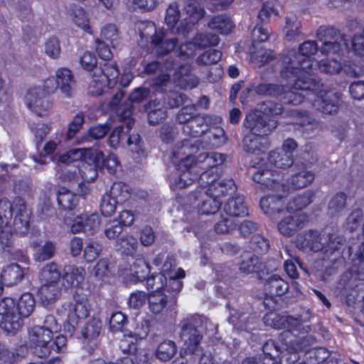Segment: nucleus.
I'll return each instance as SVG.
<instances>
[{
	"label": "nucleus",
	"mask_w": 364,
	"mask_h": 364,
	"mask_svg": "<svg viewBox=\"0 0 364 364\" xmlns=\"http://www.w3.org/2000/svg\"><path fill=\"white\" fill-rule=\"evenodd\" d=\"M252 180L260 184L264 191H272L274 195L262 197L259 205L262 211L272 220L285 212L286 206L284 198L289 193V187L284 183L281 172L259 168L252 174Z\"/></svg>",
	"instance_id": "obj_1"
},
{
	"label": "nucleus",
	"mask_w": 364,
	"mask_h": 364,
	"mask_svg": "<svg viewBox=\"0 0 364 364\" xmlns=\"http://www.w3.org/2000/svg\"><path fill=\"white\" fill-rule=\"evenodd\" d=\"M299 53L295 50H289L281 60L280 75L282 78L296 77L299 74L307 73L306 69L311 65L309 58L315 55L318 50L316 41L308 40L299 46Z\"/></svg>",
	"instance_id": "obj_2"
},
{
	"label": "nucleus",
	"mask_w": 364,
	"mask_h": 364,
	"mask_svg": "<svg viewBox=\"0 0 364 364\" xmlns=\"http://www.w3.org/2000/svg\"><path fill=\"white\" fill-rule=\"evenodd\" d=\"M137 29L140 36L141 46L149 44L158 55H164L172 51L178 44L177 38H167L162 31H157L152 21L138 23Z\"/></svg>",
	"instance_id": "obj_3"
},
{
	"label": "nucleus",
	"mask_w": 364,
	"mask_h": 364,
	"mask_svg": "<svg viewBox=\"0 0 364 364\" xmlns=\"http://www.w3.org/2000/svg\"><path fill=\"white\" fill-rule=\"evenodd\" d=\"M291 78L294 81L291 89L283 85V90L278 97L284 104L298 105L304 101L305 95L301 92H297V91L316 92L320 88V82L309 77L306 75L299 74L296 77L291 76L287 79Z\"/></svg>",
	"instance_id": "obj_4"
},
{
	"label": "nucleus",
	"mask_w": 364,
	"mask_h": 364,
	"mask_svg": "<svg viewBox=\"0 0 364 364\" xmlns=\"http://www.w3.org/2000/svg\"><path fill=\"white\" fill-rule=\"evenodd\" d=\"M73 302L63 305L67 316V323L64 326L65 331L73 334L80 320L85 318L90 314L87 299L85 295H80L78 291L73 294Z\"/></svg>",
	"instance_id": "obj_5"
},
{
	"label": "nucleus",
	"mask_w": 364,
	"mask_h": 364,
	"mask_svg": "<svg viewBox=\"0 0 364 364\" xmlns=\"http://www.w3.org/2000/svg\"><path fill=\"white\" fill-rule=\"evenodd\" d=\"M202 318L191 317L186 318L181 322V328L179 333L186 351L191 354H198L201 350L199 344L202 339L200 324Z\"/></svg>",
	"instance_id": "obj_6"
},
{
	"label": "nucleus",
	"mask_w": 364,
	"mask_h": 364,
	"mask_svg": "<svg viewBox=\"0 0 364 364\" xmlns=\"http://www.w3.org/2000/svg\"><path fill=\"white\" fill-rule=\"evenodd\" d=\"M0 315L3 316L0 322V328L7 336L15 335L20 330L23 321L17 314L14 299L6 297L0 301Z\"/></svg>",
	"instance_id": "obj_7"
},
{
	"label": "nucleus",
	"mask_w": 364,
	"mask_h": 364,
	"mask_svg": "<svg viewBox=\"0 0 364 364\" xmlns=\"http://www.w3.org/2000/svg\"><path fill=\"white\" fill-rule=\"evenodd\" d=\"M200 141L198 139H184L176 144L172 151L171 161L178 169L183 167L192 168L195 157L193 154L198 150Z\"/></svg>",
	"instance_id": "obj_8"
},
{
	"label": "nucleus",
	"mask_w": 364,
	"mask_h": 364,
	"mask_svg": "<svg viewBox=\"0 0 364 364\" xmlns=\"http://www.w3.org/2000/svg\"><path fill=\"white\" fill-rule=\"evenodd\" d=\"M161 286L156 285L155 291L148 296L149 309L155 316L167 314L172 311L177 304V299L174 295H168L161 291Z\"/></svg>",
	"instance_id": "obj_9"
},
{
	"label": "nucleus",
	"mask_w": 364,
	"mask_h": 364,
	"mask_svg": "<svg viewBox=\"0 0 364 364\" xmlns=\"http://www.w3.org/2000/svg\"><path fill=\"white\" fill-rule=\"evenodd\" d=\"M56 78H48L45 81L44 87L48 92H53L57 88L60 90L65 97H73L75 91V80L69 69L60 68L56 71Z\"/></svg>",
	"instance_id": "obj_10"
},
{
	"label": "nucleus",
	"mask_w": 364,
	"mask_h": 364,
	"mask_svg": "<svg viewBox=\"0 0 364 364\" xmlns=\"http://www.w3.org/2000/svg\"><path fill=\"white\" fill-rule=\"evenodd\" d=\"M117 114L122 122V124L116 127L109 136L108 144L114 149H116L120 141L129 134L134 124V119L131 118L132 111L130 103L119 107L117 109Z\"/></svg>",
	"instance_id": "obj_11"
},
{
	"label": "nucleus",
	"mask_w": 364,
	"mask_h": 364,
	"mask_svg": "<svg viewBox=\"0 0 364 364\" xmlns=\"http://www.w3.org/2000/svg\"><path fill=\"white\" fill-rule=\"evenodd\" d=\"M64 224L70 228V231L73 234L83 232L87 235H93L99 229L100 218L96 213L91 214L84 213L77 215L73 220L70 218L65 217Z\"/></svg>",
	"instance_id": "obj_12"
},
{
	"label": "nucleus",
	"mask_w": 364,
	"mask_h": 364,
	"mask_svg": "<svg viewBox=\"0 0 364 364\" xmlns=\"http://www.w3.org/2000/svg\"><path fill=\"white\" fill-rule=\"evenodd\" d=\"M200 188L196 190L188 196L190 205L198 209L200 214L213 215L216 213L221 207L222 202L220 199L213 197Z\"/></svg>",
	"instance_id": "obj_13"
},
{
	"label": "nucleus",
	"mask_w": 364,
	"mask_h": 364,
	"mask_svg": "<svg viewBox=\"0 0 364 364\" xmlns=\"http://www.w3.org/2000/svg\"><path fill=\"white\" fill-rule=\"evenodd\" d=\"M264 323L266 326L274 328L287 329L286 331L282 333L283 336L294 332L299 333L304 331L301 318L291 316H280L271 313L264 317Z\"/></svg>",
	"instance_id": "obj_14"
},
{
	"label": "nucleus",
	"mask_w": 364,
	"mask_h": 364,
	"mask_svg": "<svg viewBox=\"0 0 364 364\" xmlns=\"http://www.w3.org/2000/svg\"><path fill=\"white\" fill-rule=\"evenodd\" d=\"M185 271L178 268L173 274L168 276V281L164 274H158L151 279H149L148 282L150 284V282H153V285L161 287V291H164L166 294L168 293V295H174L176 297L183 287V282L180 279L185 277Z\"/></svg>",
	"instance_id": "obj_15"
},
{
	"label": "nucleus",
	"mask_w": 364,
	"mask_h": 364,
	"mask_svg": "<svg viewBox=\"0 0 364 364\" xmlns=\"http://www.w3.org/2000/svg\"><path fill=\"white\" fill-rule=\"evenodd\" d=\"M15 216L13 222V228L16 234L25 235L30 228V219L31 211L27 208L26 203L21 197L14 199Z\"/></svg>",
	"instance_id": "obj_16"
},
{
	"label": "nucleus",
	"mask_w": 364,
	"mask_h": 364,
	"mask_svg": "<svg viewBox=\"0 0 364 364\" xmlns=\"http://www.w3.org/2000/svg\"><path fill=\"white\" fill-rule=\"evenodd\" d=\"M272 269H269L265 263L257 255L252 252H245L241 255L239 264V270L241 273L249 274L252 273H262L267 274L269 272L277 269L274 260L270 261Z\"/></svg>",
	"instance_id": "obj_17"
},
{
	"label": "nucleus",
	"mask_w": 364,
	"mask_h": 364,
	"mask_svg": "<svg viewBox=\"0 0 364 364\" xmlns=\"http://www.w3.org/2000/svg\"><path fill=\"white\" fill-rule=\"evenodd\" d=\"M308 223V216L303 213L295 212L285 215L277 223L278 231L285 237H291L304 228Z\"/></svg>",
	"instance_id": "obj_18"
},
{
	"label": "nucleus",
	"mask_w": 364,
	"mask_h": 364,
	"mask_svg": "<svg viewBox=\"0 0 364 364\" xmlns=\"http://www.w3.org/2000/svg\"><path fill=\"white\" fill-rule=\"evenodd\" d=\"M244 125L251 132L250 134L267 136L276 128L275 122L268 119L258 113H250L246 116Z\"/></svg>",
	"instance_id": "obj_19"
},
{
	"label": "nucleus",
	"mask_w": 364,
	"mask_h": 364,
	"mask_svg": "<svg viewBox=\"0 0 364 364\" xmlns=\"http://www.w3.org/2000/svg\"><path fill=\"white\" fill-rule=\"evenodd\" d=\"M313 105L320 112L326 114H336L341 105L340 95L333 91L320 92L314 100Z\"/></svg>",
	"instance_id": "obj_20"
},
{
	"label": "nucleus",
	"mask_w": 364,
	"mask_h": 364,
	"mask_svg": "<svg viewBox=\"0 0 364 364\" xmlns=\"http://www.w3.org/2000/svg\"><path fill=\"white\" fill-rule=\"evenodd\" d=\"M322 233L315 230H307L299 234L295 240L296 247L303 251H321L323 249L321 241Z\"/></svg>",
	"instance_id": "obj_21"
},
{
	"label": "nucleus",
	"mask_w": 364,
	"mask_h": 364,
	"mask_svg": "<svg viewBox=\"0 0 364 364\" xmlns=\"http://www.w3.org/2000/svg\"><path fill=\"white\" fill-rule=\"evenodd\" d=\"M211 117L208 114H198L183 127V132L191 137L196 138L205 132L207 127L212 123Z\"/></svg>",
	"instance_id": "obj_22"
},
{
	"label": "nucleus",
	"mask_w": 364,
	"mask_h": 364,
	"mask_svg": "<svg viewBox=\"0 0 364 364\" xmlns=\"http://www.w3.org/2000/svg\"><path fill=\"white\" fill-rule=\"evenodd\" d=\"M86 272L84 268L75 265L64 267L62 279L65 287H78L85 280Z\"/></svg>",
	"instance_id": "obj_23"
},
{
	"label": "nucleus",
	"mask_w": 364,
	"mask_h": 364,
	"mask_svg": "<svg viewBox=\"0 0 364 364\" xmlns=\"http://www.w3.org/2000/svg\"><path fill=\"white\" fill-rule=\"evenodd\" d=\"M144 110L147 113L148 121L151 125H156L166 117V110L164 104L160 100H150L144 106Z\"/></svg>",
	"instance_id": "obj_24"
},
{
	"label": "nucleus",
	"mask_w": 364,
	"mask_h": 364,
	"mask_svg": "<svg viewBox=\"0 0 364 364\" xmlns=\"http://www.w3.org/2000/svg\"><path fill=\"white\" fill-rule=\"evenodd\" d=\"M223 210L228 215L232 217H243L248 214L244 196L242 195L230 198L225 203Z\"/></svg>",
	"instance_id": "obj_25"
},
{
	"label": "nucleus",
	"mask_w": 364,
	"mask_h": 364,
	"mask_svg": "<svg viewBox=\"0 0 364 364\" xmlns=\"http://www.w3.org/2000/svg\"><path fill=\"white\" fill-rule=\"evenodd\" d=\"M236 188L234 181L231 178H218L206 190H204L213 197L220 199L229 191H234Z\"/></svg>",
	"instance_id": "obj_26"
},
{
	"label": "nucleus",
	"mask_w": 364,
	"mask_h": 364,
	"mask_svg": "<svg viewBox=\"0 0 364 364\" xmlns=\"http://www.w3.org/2000/svg\"><path fill=\"white\" fill-rule=\"evenodd\" d=\"M181 12L178 4L176 2H172L166 9L165 21L173 33H180L183 29V23L179 21Z\"/></svg>",
	"instance_id": "obj_27"
},
{
	"label": "nucleus",
	"mask_w": 364,
	"mask_h": 364,
	"mask_svg": "<svg viewBox=\"0 0 364 364\" xmlns=\"http://www.w3.org/2000/svg\"><path fill=\"white\" fill-rule=\"evenodd\" d=\"M80 197L69 190L62 188L57 193V202L59 208L63 210L71 211L76 208Z\"/></svg>",
	"instance_id": "obj_28"
},
{
	"label": "nucleus",
	"mask_w": 364,
	"mask_h": 364,
	"mask_svg": "<svg viewBox=\"0 0 364 364\" xmlns=\"http://www.w3.org/2000/svg\"><path fill=\"white\" fill-rule=\"evenodd\" d=\"M23 271L16 263H12L3 269L1 279L4 284L11 286L19 282L23 277Z\"/></svg>",
	"instance_id": "obj_29"
},
{
	"label": "nucleus",
	"mask_w": 364,
	"mask_h": 364,
	"mask_svg": "<svg viewBox=\"0 0 364 364\" xmlns=\"http://www.w3.org/2000/svg\"><path fill=\"white\" fill-rule=\"evenodd\" d=\"M323 252L326 255H332L339 250L345 242V238L338 234L323 232L321 237Z\"/></svg>",
	"instance_id": "obj_30"
},
{
	"label": "nucleus",
	"mask_w": 364,
	"mask_h": 364,
	"mask_svg": "<svg viewBox=\"0 0 364 364\" xmlns=\"http://www.w3.org/2000/svg\"><path fill=\"white\" fill-rule=\"evenodd\" d=\"M208 26L211 30L227 35L233 30L235 24L230 16L224 14L212 18L208 22Z\"/></svg>",
	"instance_id": "obj_31"
},
{
	"label": "nucleus",
	"mask_w": 364,
	"mask_h": 364,
	"mask_svg": "<svg viewBox=\"0 0 364 364\" xmlns=\"http://www.w3.org/2000/svg\"><path fill=\"white\" fill-rule=\"evenodd\" d=\"M314 173L306 169L298 170L292 174L290 178V185L292 188L300 189L308 186L314 180Z\"/></svg>",
	"instance_id": "obj_32"
},
{
	"label": "nucleus",
	"mask_w": 364,
	"mask_h": 364,
	"mask_svg": "<svg viewBox=\"0 0 364 364\" xmlns=\"http://www.w3.org/2000/svg\"><path fill=\"white\" fill-rule=\"evenodd\" d=\"M289 287L288 283L277 274L269 277L265 284V289L274 296L284 295L287 292Z\"/></svg>",
	"instance_id": "obj_33"
},
{
	"label": "nucleus",
	"mask_w": 364,
	"mask_h": 364,
	"mask_svg": "<svg viewBox=\"0 0 364 364\" xmlns=\"http://www.w3.org/2000/svg\"><path fill=\"white\" fill-rule=\"evenodd\" d=\"M36 301L33 295L30 293H24L21 295L16 304L17 314L20 319L28 317L34 310Z\"/></svg>",
	"instance_id": "obj_34"
},
{
	"label": "nucleus",
	"mask_w": 364,
	"mask_h": 364,
	"mask_svg": "<svg viewBox=\"0 0 364 364\" xmlns=\"http://www.w3.org/2000/svg\"><path fill=\"white\" fill-rule=\"evenodd\" d=\"M177 352V346L174 341L165 340L160 343L156 349V357L163 361L166 362L173 358Z\"/></svg>",
	"instance_id": "obj_35"
},
{
	"label": "nucleus",
	"mask_w": 364,
	"mask_h": 364,
	"mask_svg": "<svg viewBox=\"0 0 364 364\" xmlns=\"http://www.w3.org/2000/svg\"><path fill=\"white\" fill-rule=\"evenodd\" d=\"M347 198V195L343 192L336 193L328 203V214L331 217L341 214L346 206Z\"/></svg>",
	"instance_id": "obj_36"
},
{
	"label": "nucleus",
	"mask_w": 364,
	"mask_h": 364,
	"mask_svg": "<svg viewBox=\"0 0 364 364\" xmlns=\"http://www.w3.org/2000/svg\"><path fill=\"white\" fill-rule=\"evenodd\" d=\"M39 294L43 303L49 304L55 301L60 294L58 283H43L39 289Z\"/></svg>",
	"instance_id": "obj_37"
},
{
	"label": "nucleus",
	"mask_w": 364,
	"mask_h": 364,
	"mask_svg": "<svg viewBox=\"0 0 364 364\" xmlns=\"http://www.w3.org/2000/svg\"><path fill=\"white\" fill-rule=\"evenodd\" d=\"M288 154L281 150L272 151L269 154L268 161L275 167L287 168L292 166L294 163V159Z\"/></svg>",
	"instance_id": "obj_38"
},
{
	"label": "nucleus",
	"mask_w": 364,
	"mask_h": 364,
	"mask_svg": "<svg viewBox=\"0 0 364 364\" xmlns=\"http://www.w3.org/2000/svg\"><path fill=\"white\" fill-rule=\"evenodd\" d=\"M62 274L55 262L46 264L41 269V279L43 283H58Z\"/></svg>",
	"instance_id": "obj_39"
},
{
	"label": "nucleus",
	"mask_w": 364,
	"mask_h": 364,
	"mask_svg": "<svg viewBox=\"0 0 364 364\" xmlns=\"http://www.w3.org/2000/svg\"><path fill=\"white\" fill-rule=\"evenodd\" d=\"M349 40L346 37L341 39L324 41L319 48L323 55L338 53L343 48H348Z\"/></svg>",
	"instance_id": "obj_40"
},
{
	"label": "nucleus",
	"mask_w": 364,
	"mask_h": 364,
	"mask_svg": "<svg viewBox=\"0 0 364 364\" xmlns=\"http://www.w3.org/2000/svg\"><path fill=\"white\" fill-rule=\"evenodd\" d=\"M101 321L95 317L90 318L82 329V335L88 341L96 339L101 331Z\"/></svg>",
	"instance_id": "obj_41"
},
{
	"label": "nucleus",
	"mask_w": 364,
	"mask_h": 364,
	"mask_svg": "<svg viewBox=\"0 0 364 364\" xmlns=\"http://www.w3.org/2000/svg\"><path fill=\"white\" fill-rule=\"evenodd\" d=\"M101 41L109 43L115 48L120 43L119 35L117 26L114 24H107L101 30Z\"/></svg>",
	"instance_id": "obj_42"
},
{
	"label": "nucleus",
	"mask_w": 364,
	"mask_h": 364,
	"mask_svg": "<svg viewBox=\"0 0 364 364\" xmlns=\"http://www.w3.org/2000/svg\"><path fill=\"white\" fill-rule=\"evenodd\" d=\"M109 129L110 127L107 124H99L90 127L79 142L85 144L91 141L92 139L97 140L102 139L107 135Z\"/></svg>",
	"instance_id": "obj_43"
},
{
	"label": "nucleus",
	"mask_w": 364,
	"mask_h": 364,
	"mask_svg": "<svg viewBox=\"0 0 364 364\" xmlns=\"http://www.w3.org/2000/svg\"><path fill=\"white\" fill-rule=\"evenodd\" d=\"M178 74L180 75V82L183 84L185 88L192 89L198 85V79L191 74L190 65H181L178 69Z\"/></svg>",
	"instance_id": "obj_44"
},
{
	"label": "nucleus",
	"mask_w": 364,
	"mask_h": 364,
	"mask_svg": "<svg viewBox=\"0 0 364 364\" xmlns=\"http://www.w3.org/2000/svg\"><path fill=\"white\" fill-rule=\"evenodd\" d=\"M316 38L323 41H328L331 40L341 39L346 37L345 35L341 34L340 31L337 28L330 26H321L316 31Z\"/></svg>",
	"instance_id": "obj_45"
},
{
	"label": "nucleus",
	"mask_w": 364,
	"mask_h": 364,
	"mask_svg": "<svg viewBox=\"0 0 364 364\" xmlns=\"http://www.w3.org/2000/svg\"><path fill=\"white\" fill-rule=\"evenodd\" d=\"M184 10L192 18L193 23L202 18L205 14V10L198 0H184Z\"/></svg>",
	"instance_id": "obj_46"
},
{
	"label": "nucleus",
	"mask_w": 364,
	"mask_h": 364,
	"mask_svg": "<svg viewBox=\"0 0 364 364\" xmlns=\"http://www.w3.org/2000/svg\"><path fill=\"white\" fill-rule=\"evenodd\" d=\"M29 338L31 343H49L53 333L41 326H36L31 330Z\"/></svg>",
	"instance_id": "obj_47"
},
{
	"label": "nucleus",
	"mask_w": 364,
	"mask_h": 364,
	"mask_svg": "<svg viewBox=\"0 0 364 364\" xmlns=\"http://www.w3.org/2000/svg\"><path fill=\"white\" fill-rule=\"evenodd\" d=\"M137 246L136 239L130 235L122 237L117 241V250L126 255H132L136 252Z\"/></svg>",
	"instance_id": "obj_48"
},
{
	"label": "nucleus",
	"mask_w": 364,
	"mask_h": 364,
	"mask_svg": "<svg viewBox=\"0 0 364 364\" xmlns=\"http://www.w3.org/2000/svg\"><path fill=\"white\" fill-rule=\"evenodd\" d=\"M254 91L259 95H267L278 97L283 90V85L272 83H260L254 85Z\"/></svg>",
	"instance_id": "obj_49"
},
{
	"label": "nucleus",
	"mask_w": 364,
	"mask_h": 364,
	"mask_svg": "<svg viewBox=\"0 0 364 364\" xmlns=\"http://www.w3.org/2000/svg\"><path fill=\"white\" fill-rule=\"evenodd\" d=\"M274 58L275 54L273 50L261 48L258 50L252 52L251 61L257 67H261L272 60Z\"/></svg>",
	"instance_id": "obj_50"
},
{
	"label": "nucleus",
	"mask_w": 364,
	"mask_h": 364,
	"mask_svg": "<svg viewBox=\"0 0 364 364\" xmlns=\"http://www.w3.org/2000/svg\"><path fill=\"white\" fill-rule=\"evenodd\" d=\"M193 40L197 49H203L210 46H217L220 41L219 37L213 33H199Z\"/></svg>",
	"instance_id": "obj_51"
},
{
	"label": "nucleus",
	"mask_w": 364,
	"mask_h": 364,
	"mask_svg": "<svg viewBox=\"0 0 364 364\" xmlns=\"http://www.w3.org/2000/svg\"><path fill=\"white\" fill-rule=\"evenodd\" d=\"M14 211V203L6 198L0 199V228L6 226L12 217Z\"/></svg>",
	"instance_id": "obj_52"
},
{
	"label": "nucleus",
	"mask_w": 364,
	"mask_h": 364,
	"mask_svg": "<svg viewBox=\"0 0 364 364\" xmlns=\"http://www.w3.org/2000/svg\"><path fill=\"white\" fill-rule=\"evenodd\" d=\"M222 58L221 51L209 49L200 54L196 60L198 65H210L217 63Z\"/></svg>",
	"instance_id": "obj_53"
},
{
	"label": "nucleus",
	"mask_w": 364,
	"mask_h": 364,
	"mask_svg": "<svg viewBox=\"0 0 364 364\" xmlns=\"http://www.w3.org/2000/svg\"><path fill=\"white\" fill-rule=\"evenodd\" d=\"M78 173L82 179L87 183L94 181L97 177L96 166L87 162H81L78 166Z\"/></svg>",
	"instance_id": "obj_54"
},
{
	"label": "nucleus",
	"mask_w": 364,
	"mask_h": 364,
	"mask_svg": "<svg viewBox=\"0 0 364 364\" xmlns=\"http://www.w3.org/2000/svg\"><path fill=\"white\" fill-rule=\"evenodd\" d=\"M72 19L77 26L87 32H90L89 19L86 12L82 7L75 6L73 9Z\"/></svg>",
	"instance_id": "obj_55"
},
{
	"label": "nucleus",
	"mask_w": 364,
	"mask_h": 364,
	"mask_svg": "<svg viewBox=\"0 0 364 364\" xmlns=\"http://www.w3.org/2000/svg\"><path fill=\"white\" fill-rule=\"evenodd\" d=\"M311 197V194L309 192L298 195L289 203L287 208L294 211L304 209L312 203Z\"/></svg>",
	"instance_id": "obj_56"
},
{
	"label": "nucleus",
	"mask_w": 364,
	"mask_h": 364,
	"mask_svg": "<svg viewBox=\"0 0 364 364\" xmlns=\"http://www.w3.org/2000/svg\"><path fill=\"white\" fill-rule=\"evenodd\" d=\"M261 136L255 134H247L243 139L244 149L247 152L255 153L264 146L261 142Z\"/></svg>",
	"instance_id": "obj_57"
},
{
	"label": "nucleus",
	"mask_w": 364,
	"mask_h": 364,
	"mask_svg": "<svg viewBox=\"0 0 364 364\" xmlns=\"http://www.w3.org/2000/svg\"><path fill=\"white\" fill-rule=\"evenodd\" d=\"M97 72L95 71L94 78L89 83L87 92L90 95L99 96L101 95L104 89L107 85V82L105 81L104 78L100 77L97 75Z\"/></svg>",
	"instance_id": "obj_58"
},
{
	"label": "nucleus",
	"mask_w": 364,
	"mask_h": 364,
	"mask_svg": "<svg viewBox=\"0 0 364 364\" xmlns=\"http://www.w3.org/2000/svg\"><path fill=\"white\" fill-rule=\"evenodd\" d=\"M118 203L117 200L112 198L107 193H105L102 196L100 203L102 214L106 217L112 215L115 212Z\"/></svg>",
	"instance_id": "obj_59"
},
{
	"label": "nucleus",
	"mask_w": 364,
	"mask_h": 364,
	"mask_svg": "<svg viewBox=\"0 0 364 364\" xmlns=\"http://www.w3.org/2000/svg\"><path fill=\"white\" fill-rule=\"evenodd\" d=\"M107 193L119 203L125 201L129 196L127 187L120 182L114 183L109 191Z\"/></svg>",
	"instance_id": "obj_60"
},
{
	"label": "nucleus",
	"mask_w": 364,
	"mask_h": 364,
	"mask_svg": "<svg viewBox=\"0 0 364 364\" xmlns=\"http://www.w3.org/2000/svg\"><path fill=\"white\" fill-rule=\"evenodd\" d=\"M98 71L100 73L99 76L104 78L105 81L109 84H111L112 81L115 80L119 75L117 65L112 63H105L103 68Z\"/></svg>",
	"instance_id": "obj_61"
},
{
	"label": "nucleus",
	"mask_w": 364,
	"mask_h": 364,
	"mask_svg": "<svg viewBox=\"0 0 364 364\" xmlns=\"http://www.w3.org/2000/svg\"><path fill=\"white\" fill-rule=\"evenodd\" d=\"M301 23L297 21L295 17H288L286 21V38L288 41H291L299 36L301 32L300 31Z\"/></svg>",
	"instance_id": "obj_62"
},
{
	"label": "nucleus",
	"mask_w": 364,
	"mask_h": 364,
	"mask_svg": "<svg viewBox=\"0 0 364 364\" xmlns=\"http://www.w3.org/2000/svg\"><path fill=\"white\" fill-rule=\"evenodd\" d=\"M250 245L255 252L261 254L267 252L269 247L268 240L259 234L252 235Z\"/></svg>",
	"instance_id": "obj_63"
},
{
	"label": "nucleus",
	"mask_w": 364,
	"mask_h": 364,
	"mask_svg": "<svg viewBox=\"0 0 364 364\" xmlns=\"http://www.w3.org/2000/svg\"><path fill=\"white\" fill-rule=\"evenodd\" d=\"M102 250V247L97 242L91 241L88 242L84 250V257L88 262L95 260Z\"/></svg>",
	"instance_id": "obj_64"
}]
</instances>
